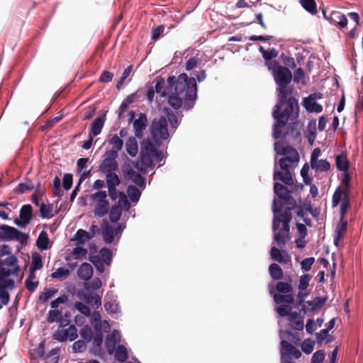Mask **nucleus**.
<instances>
[{
    "label": "nucleus",
    "instance_id": "1",
    "mask_svg": "<svg viewBox=\"0 0 363 363\" xmlns=\"http://www.w3.org/2000/svg\"><path fill=\"white\" fill-rule=\"evenodd\" d=\"M267 67L272 72L278 86L277 89L278 101L272 112V116L275 120L273 125V138L279 139L292 135L294 138H298L301 134L296 130V125L294 123H289L288 130L286 133H283L281 131L289 121L295 120L298 116V100L291 96L294 89L291 86H288L291 82L292 74L288 67L280 65L276 60L267 63Z\"/></svg>",
    "mask_w": 363,
    "mask_h": 363
},
{
    "label": "nucleus",
    "instance_id": "2",
    "mask_svg": "<svg viewBox=\"0 0 363 363\" xmlns=\"http://www.w3.org/2000/svg\"><path fill=\"white\" fill-rule=\"evenodd\" d=\"M155 92L160 94V97H168V104L174 109L183 108L189 111L194 105L197 97V86L194 77L189 78L185 73L179 74L177 77L169 76L167 78V85L163 77L158 76L155 79Z\"/></svg>",
    "mask_w": 363,
    "mask_h": 363
},
{
    "label": "nucleus",
    "instance_id": "3",
    "mask_svg": "<svg viewBox=\"0 0 363 363\" xmlns=\"http://www.w3.org/2000/svg\"><path fill=\"white\" fill-rule=\"evenodd\" d=\"M150 131L153 141L147 139L141 143L139 161L135 166L142 174H147L149 169L155 168V162H160L163 159L162 152L157 148L161 146L162 141L169 136L166 117L154 118Z\"/></svg>",
    "mask_w": 363,
    "mask_h": 363
},
{
    "label": "nucleus",
    "instance_id": "4",
    "mask_svg": "<svg viewBox=\"0 0 363 363\" xmlns=\"http://www.w3.org/2000/svg\"><path fill=\"white\" fill-rule=\"evenodd\" d=\"M303 186L302 184L296 185L294 187H291V189L284 186L283 184L275 182L274 184V191L278 196L279 199V205H277V208H281V211H289L294 209L296 207V201L291 196V194L301 190Z\"/></svg>",
    "mask_w": 363,
    "mask_h": 363
},
{
    "label": "nucleus",
    "instance_id": "5",
    "mask_svg": "<svg viewBox=\"0 0 363 363\" xmlns=\"http://www.w3.org/2000/svg\"><path fill=\"white\" fill-rule=\"evenodd\" d=\"M89 200L94 207L95 217L102 218L107 215L110 209V203L107 200V194L105 190H99L89 195Z\"/></svg>",
    "mask_w": 363,
    "mask_h": 363
},
{
    "label": "nucleus",
    "instance_id": "6",
    "mask_svg": "<svg viewBox=\"0 0 363 363\" xmlns=\"http://www.w3.org/2000/svg\"><path fill=\"white\" fill-rule=\"evenodd\" d=\"M272 207L274 212L272 223L273 230L277 231L279 229L280 224L282 223V228L281 230L289 233V223L292 218L291 213L289 211H281L280 208H277L276 199H274L273 201Z\"/></svg>",
    "mask_w": 363,
    "mask_h": 363
},
{
    "label": "nucleus",
    "instance_id": "7",
    "mask_svg": "<svg viewBox=\"0 0 363 363\" xmlns=\"http://www.w3.org/2000/svg\"><path fill=\"white\" fill-rule=\"evenodd\" d=\"M351 176L349 174L348 171L345 172L342 174V179H341V185L339 186L335 191L333 199H332V203L333 206H337L341 199L342 194L345 195H350V182H351Z\"/></svg>",
    "mask_w": 363,
    "mask_h": 363
},
{
    "label": "nucleus",
    "instance_id": "8",
    "mask_svg": "<svg viewBox=\"0 0 363 363\" xmlns=\"http://www.w3.org/2000/svg\"><path fill=\"white\" fill-rule=\"evenodd\" d=\"M27 238L28 236L26 234L13 227L7 225H0V240H18L23 243Z\"/></svg>",
    "mask_w": 363,
    "mask_h": 363
},
{
    "label": "nucleus",
    "instance_id": "9",
    "mask_svg": "<svg viewBox=\"0 0 363 363\" xmlns=\"http://www.w3.org/2000/svg\"><path fill=\"white\" fill-rule=\"evenodd\" d=\"M105 158L100 164L99 168L104 173L113 172L117 167L118 164L116 158L118 156L116 151H107L105 153Z\"/></svg>",
    "mask_w": 363,
    "mask_h": 363
},
{
    "label": "nucleus",
    "instance_id": "10",
    "mask_svg": "<svg viewBox=\"0 0 363 363\" xmlns=\"http://www.w3.org/2000/svg\"><path fill=\"white\" fill-rule=\"evenodd\" d=\"M281 362L286 359L291 360L292 357H294L295 359L301 357V351L289 342L282 340L281 342Z\"/></svg>",
    "mask_w": 363,
    "mask_h": 363
},
{
    "label": "nucleus",
    "instance_id": "11",
    "mask_svg": "<svg viewBox=\"0 0 363 363\" xmlns=\"http://www.w3.org/2000/svg\"><path fill=\"white\" fill-rule=\"evenodd\" d=\"M20 219H16L14 223L16 225L24 228L27 226L33 218V208L30 204L23 205L19 212Z\"/></svg>",
    "mask_w": 363,
    "mask_h": 363
},
{
    "label": "nucleus",
    "instance_id": "12",
    "mask_svg": "<svg viewBox=\"0 0 363 363\" xmlns=\"http://www.w3.org/2000/svg\"><path fill=\"white\" fill-rule=\"evenodd\" d=\"M77 337V330L74 325H70L67 329L58 330L53 335L54 339L60 342H65L67 339L72 341Z\"/></svg>",
    "mask_w": 363,
    "mask_h": 363
},
{
    "label": "nucleus",
    "instance_id": "13",
    "mask_svg": "<svg viewBox=\"0 0 363 363\" xmlns=\"http://www.w3.org/2000/svg\"><path fill=\"white\" fill-rule=\"evenodd\" d=\"M147 123V118L145 113H140L138 118L135 120L133 123V128L135 130V135L138 138H142L143 136V131L145 129Z\"/></svg>",
    "mask_w": 363,
    "mask_h": 363
},
{
    "label": "nucleus",
    "instance_id": "14",
    "mask_svg": "<svg viewBox=\"0 0 363 363\" xmlns=\"http://www.w3.org/2000/svg\"><path fill=\"white\" fill-rule=\"evenodd\" d=\"M347 228V221L345 219L340 218L334 236V244L337 246L340 240L344 237Z\"/></svg>",
    "mask_w": 363,
    "mask_h": 363
},
{
    "label": "nucleus",
    "instance_id": "15",
    "mask_svg": "<svg viewBox=\"0 0 363 363\" xmlns=\"http://www.w3.org/2000/svg\"><path fill=\"white\" fill-rule=\"evenodd\" d=\"M105 120V116L95 118L93 123L91 124L90 132L89 135H91L94 137L99 135L104 127Z\"/></svg>",
    "mask_w": 363,
    "mask_h": 363
},
{
    "label": "nucleus",
    "instance_id": "16",
    "mask_svg": "<svg viewBox=\"0 0 363 363\" xmlns=\"http://www.w3.org/2000/svg\"><path fill=\"white\" fill-rule=\"evenodd\" d=\"M270 255L273 259L280 263L286 264L290 259L289 255L287 254L286 251L281 252L276 247H272L271 248Z\"/></svg>",
    "mask_w": 363,
    "mask_h": 363
},
{
    "label": "nucleus",
    "instance_id": "17",
    "mask_svg": "<svg viewBox=\"0 0 363 363\" xmlns=\"http://www.w3.org/2000/svg\"><path fill=\"white\" fill-rule=\"evenodd\" d=\"M102 237L104 241L107 244H111L114 240V231L113 228L106 221H104L102 225Z\"/></svg>",
    "mask_w": 363,
    "mask_h": 363
},
{
    "label": "nucleus",
    "instance_id": "18",
    "mask_svg": "<svg viewBox=\"0 0 363 363\" xmlns=\"http://www.w3.org/2000/svg\"><path fill=\"white\" fill-rule=\"evenodd\" d=\"M78 277L84 281L89 280L93 275V268L89 263H83L77 270Z\"/></svg>",
    "mask_w": 363,
    "mask_h": 363
},
{
    "label": "nucleus",
    "instance_id": "19",
    "mask_svg": "<svg viewBox=\"0 0 363 363\" xmlns=\"http://www.w3.org/2000/svg\"><path fill=\"white\" fill-rule=\"evenodd\" d=\"M107 143L112 145L113 150L111 151H116L118 154V151H121L123 146V141L120 137L116 134H110L107 138Z\"/></svg>",
    "mask_w": 363,
    "mask_h": 363
},
{
    "label": "nucleus",
    "instance_id": "20",
    "mask_svg": "<svg viewBox=\"0 0 363 363\" xmlns=\"http://www.w3.org/2000/svg\"><path fill=\"white\" fill-rule=\"evenodd\" d=\"M274 180H279L286 185H291L293 184L292 174L290 170L281 172H274L273 175Z\"/></svg>",
    "mask_w": 363,
    "mask_h": 363
},
{
    "label": "nucleus",
    "instance_id": "21",
    "mask_svg": "<svg viewBox=\"0 0 363 363\" xmlns=\"http://www.w3.org/2000/svg\"><path fill=\"white\" fill-rule=\"evenodd\" d=\"M289 321L292 324V328L296 330L303 329V318L298 312H294L290 314Z\"/></svg>",
    "mask_w": 363,
    "mask_h": 363
},
{
    "label": "nucleus",
    "instance_id": "22",
    "mask_svg": "<svg viewBox=\"0 0 363 363\" xmlns=\"http://www.w3.org/2000/svg\"><path fill=\"white\" fill-rule=\"evenodd\" d=\"M36 246L38 248L43 251L49 248L50 247V239L46 231L42 230L36 240Z\"/></svg>",
    "mask_w": 363,
    "mask_h": 363
},
{
    "label": "nucleus",
    "instance_id": "23",
    "mask_svg": "<svg viewBox=\"0 0 363 363\" xmlns=\"http://www.w3.org/2000/svg\"><path fill=\"white\" fill-rule=\"evenodd\" d=\"M274 301L277 304L287 303L286 305L293 304L295 301L294 295L289 294H274Z\"/></svg>",
    "mask_w": 363,
    "mask_h": 363
},
{
    "label": "nucleus",
    "instance_id": "24",
    "mask_svg": "<svg viewBox=\"0 0 363 363\" xmlns=\"http://www.w3.org/2000/svg\"><path fill=\"white\" fill-rule=\"evenodd\" d=\"M280 155H284V157L289 158V160L296 162L299 161V155L297 150L290 145H286L284 149H281Z\"/></svg>",
    "mask_w": 363,
    "mask_h": 363
},
{
    "label": "nucleus",
    "instance_id": "25",
    "mask_svg": "<svg viewBox=\"0 0 363 363\" xmlns=\"http://www.w3.org/2000/svg\"><path fill=\"white\" fill-rule=\"evenodd\" d=\"M303 106L310 113H320L323 111V106L311 99L305 98L303 100Z\"/></svg>",
    "mask_w": 363,
    "mask_h": 363
},
{
    "label": "nucleus",
    "instance_id": "26",
    "mask_svg": "<svg viewBox=\"0 0 363 363\" xmlns=\"http://www.w3.org/2000/svg\"><path fill=\"white\" fill-rule=\"evenodd\" d=\"M126 151L130 157H135L138 152V145L135 137H130L125 143Z\"/></svg>",
    "mask_w": 363,
    "mask_h": 363
},
{
    "label": "nucleus",
    "instance_id": "27",
    "mask_svg": "<svg viewBox=\"0 0 363 363\" xmlns=\"http://www.w3.org/2000/svg\"><path fill=\"white\" fill-rule=\"evenodd\" d=\"M335 164L337 169L342 171L343 172H347L349 169L350 162L347 159L346 155L340 154L335 157Z\"/></svg>",
    "mask_w": 363,
    "mask_h": 363
},
{
    "label": "nucleus",
    "instance_id": "28",
    "mask_svg": "<svg viewBox=\"0 0 363 363\" xmlns=\"http://www.w3.org/2000/svg\"><path fill=\"white\" fill-rule=\"evenodd\" d=\"M165 113V117L167 121H169L172 128L175 129L179 125V121L177 115L169 108H164L163 110Z\"/></svg>",
    "mask_w": 363,
    "mask_h": 363
},
{
    "label": "nucleus",
    "instance_id": "29",
    "mask_svg": "<svg viewBox=\"0 0 363 363\" xmlns=\"http://www.w3.org/2000/svg\"><path fill=\"white\" fill-rule=\"evenodd\" d=\"M299 3L311 15H315L318 13L317 4L315 0H299Z\"/></svg>",
    "mask_w": 363,
    "mask_h": 363
},
{
    "label": "nucleus",
    "instance_id": "30",
    "mask_svg": "<svg viewBox=\"0 0 363 363\" xmlns=\"http://www.w3.org/2000/svg\"><path fill=\"white\" fill-rule=\"evenodd\" d=\"M45 193V189L40 183H38L35 186V192L31 196V201L35 206H39V200L43 196Z\"/></svg>",
    "mask_w": 363,
    "mask_h": 363
},
{
    "label": "nucleus",
    "instance_id": "31",
    "mask_svg": "<svg viewBox=\"0 0 363 363\" xmlns=\"http://www.w3.org/2000/svg\"><path fill=\"white\" fill-rule=\"evenodd\" d=\"M259 51L262 55L264 60L266 61V65L267 63L272 62V60L278 55V51L275 48L266 50L262 46H259Z\"/></svg>",
    "mask_w": 363,
    "mask_h": 363
},
{
    "label": "nucleus",
    "instance_id": "32",
    "mask_svg": "<svg viewBox=\"0 0 363 363\" xmlns=\"http://www.w3.org/2000/svg\"><path fill=\"white\" fill-rule=\"evenodd\" d=\"M291 277H289V282L278 281L276 284V289L278 294H289L293 291V286L291 285Z\"/></svg>",
    "mask_w": 363,
    "mask_h": 363
},
{
    "label": "nucleus",
    "instance_id": "33",
    "mask_svg": "<svg viewBox=\"0 0 363 363\" xmlns=\"http://www.w3.org/2000/svg\"><path fill=\"white\" fill-rule=\"evenodd\" d=\"M269 272L274 280H279L283 277V271L277 264H271L269 267Z\"/></svg>",
    "mask_w": 363,
    "mask_h": 363
},
{
    "label": "nucleus",
    "instance_id": "34",
    "mask_svg": "<svg viewBox=\"0 0 363 363\" xmlns=\"http://www.w3.org/2000/svg\"><path fill=\"white\" fill-rule=\"evenodd\" d=\"M107 187H116L121 183L118 176L114 172L106 173Z\"/></svg>",
    "mask_w": 363,
    "mask_h": 363
},
{
    "label": "nucleus",
    "instance_id": "35",
    "mask_svg": "<svg viewBox=\"0 0 363 363\" xmlns=\"http://www.w3.org/2000/svg\"><path fill=\"white\" fill-rule=\"evenodd\" d=\"M35 189V186L32 181L29 179H26V182L20 183L16 186L15 191L17 194H23L27 191H31Z\"/></svg>",
    "mask_w": 363,
    "mask_h": 363
},
{
    "label": "nucleus",
    "instance_id": "36",
    "mask_svg": "<svg viewBox=\"0 0 363 363\" xmlns=\"http://www.w3.org/2000/svg\"><path fill=\"white\" fill-rule=\"evenodd\" d=\"M115 357L119 362H124L128 359V352L125 346L118 345L116 348Z\"/></svg>",
    "mask_w": 363,
    "mask_h": 363
},
{
    "label": "nucleus",
    "instance_id": "37",
    "mask_svg": "<svg viewBox=\"0 0 363 363\" xmlns=\"http://www.w3.org/2000/svg\"><path fill=\"white\" fill-rule=\"evenodd\" d=\"M45 291L43 292L40 294L38 297V301L41 303H46L49 299H50L55 294L58 292V289L55 288L51 289H45Z\"/></svg>",
    "mask_w": 363,
    "mask_h": 363
},
{
    "label": "nucleus",
    "instance_id": "38",
    "mask_svg": "<svg viewBox=\"0 0 363 363\" xmlns=\"http://www.w3.org/2000/svg\"><path fill=\"white\" fill-rule=\"evenodd\" d=\"M341 200H342V203L340 204V218L345 219L346 213H347V210L349 209V208L350 207V195L342 194Z\"/></svg>",
    "mask_w": 363,
    "mask_h": 363
},
{
    "label": "nucleus",
    "instance_id": "39",
    "mask_svg": "<svg viewBox=\"0 0 363 363\" xmlns=\"http://www.w3.org/2000/svg\"><path fill=\"white\" fill-rule=\"evenodd\" d=\"M90 239L88 232L83 229H79L74 238V240L77 241L79 245H84L86 240Z\"/></svg>",
    "mask_w": 363,
    "mask_h": 363
},
{
    "label": "nucleus",
    "instance_id": "40",
    "mask_svg": "<svg viewBox=\"0 0 363 363\" xmlns=\"http://www.w3.org/2000/svg\"><path fill=\"white\" fill-rule=\"evenodd\" d=\"M127 194L130 199L135 203L138 201L141 195L140 191L133 185L128 186Z\"/></svg>",
    "mask_w": 363,
    "mask_h": 363
},
{
    "label": "nucleus",
    "instance_id": "41",
    "mask_svg": "<svg viewBox=\"0 0 363 363\" xmlns=\"http://www.w3.org/2000/svg\"><path fill=\"white\" fill-rule=\"evenodd\" d=\"M289 239V233L284 230H279L274 234V240L280 246L284 245Z\"/></svg>",
    "mask_w": 363,
    "mask_h": 363
},
{
    "label": "nucleus",
    "instance_id": "42",
    "mask_svg": "<svg viewBox=\"0 0 363 363\" xmlns=\"http://www.w3.org/2000/svg\"><path fill=\"white\" fill-rule=\"evenodd\" d=\"M70 274V271L68 269L64 268V267H60L56 269L55 272H53L50 277L52 279H65Z\"/></svg>",
    "mask_w": 363,
    "mask_h": 363
},
{
    "label": "nucleus",
    "instance_id": "43",
    "mask_svg": "<svg viewBox=\"0 0 363 363\" xmlns=\"http://www.w3.org/2000/svg\"><path fill=\"white\" fill-rule=\"evenodd\" d=\"M108 211L111 222L116 223L119 220L122 213V210L120 206H113Z\"/></svg>",
    "mask_w": 363,
    "mask_h": 363
},
{
    "label": "nucleus",
    "instance_id": "44",
    "mask_svg": "<svg viewBox=\"0 0 363 363\" xmlns=\"http://www.w3.org/2000/svg\"><path fill=\"white\" fill-rule=\"evenodd\" d=\"M43 266V264L41 256L37 252L33 254L30 269H32V271H36L40 269Z\"/></svg>",
    "mask_w": 363,
    "mask_h": 363
},
{
    "label": "nucleus",
    "instance_id": "45",
    "mask_svg": "<svg viewBox=\"0 0 363 363\" xmlns=\"http://www.w3.org/2000/svg\"><path fill=\"white\" fill-rule=\"evenodd\" d=\"M116 206H120L121 209L124 211H128L130 208V204L127 199V196L123 192H118V205Z\"/></svg>",
    "mask_w": 363,
    "mask_h": 363
},
{
    "label": "nucleus",
    "instance_id": "46",
    "mask_svg": "<svg viewBox=\"0 0 363 363\" xmlns=\"http://www.w3.org/2000/svg\"><path fill=\"white\" fill-rule=\"evenodd\" d=\"M58 348H55L51 350L45 356V361L44 363H58L59 361V357H58V352H59Z\"/></svg>",
    "mask_w": 363,
    "mask_h": 363
},
{
    "label": "nucleus",
    "instance_id": "47",
    "mask_svg": "<svg viewBox=\"0 0 363 363\" xmlns=\"http://www.w3.org/2000/svg\"><path fill=\"white\" fill-rule=\"evenodd\" d=\"M311 276L308 274H305L300 277L299 284L298 285V289L300 291L306 290L308 286L309 282L311 279Z\"/></svg>",
    "mask_w": 363,
    "mask_h": 363
},
{
    "label": "nucleus",
    "instance_id": "48",
    "mask_svg": "<svg viewBox=\"0 0 363 363\" xmlns=\"http://www.w3.org/2000/svg\"><path fill=\"white\" fill-rule=\"evenodd\" d=\"M294 82L296 83L301 82L303 85L306 84L305 79V73L302 68L299 67L296 69L294 74Z\"/></svg>",
    "mask_w": 363,
    "mask_h": 363
},
{
    "label": "nucleus",
    "instance_id": "49",
    "mask_svg": "<svg viewBox=\"0 0 363 363\" xmlns=\"http://www.w3.org/2000/svg\"><path fill=\"white\" fill-rule=\"evenodd\" d=\"M313 169L320 172H328L330 169V164L326 160H320L315 162Z\"/></svg>",
    "mask_w": 363,
    "mask_h": 363
},
{
    "label": "nucleus",
    "instance_id": "50",
    "mask_svg": "<svg viewBox=\"0 0 363 363\" xmlns=\"http://www.w3.org/2000/svg\"><path fill=\"white\" fill-rule=\"evenodd\" d=\"M102 260L107 264H109L112 259V252L111 250L103 247L99 252Z\"/></svg>",
    "mask_w": 363,
    "mask_h": 363
},
{
    "label": "nucleus",
    "instance_id": "51",
    "mask_svg": "<svg viewBox=\"0 0 363 363\" xmlns=\"http://www.w3.org/2000/svg\"><path fill=\"white\" fill-rule=\"evenodd\" d=\"M291 307L289 305L281 304L277 308V312L281 317L288 316V319L290 318V314L293 312Z\"/></svg>",
    "mask_w": 363,
    "mask_h": 363
},
{
    "label": "nucleus",
    "instance_id": "52",
    "mask_svg": "<svg viewBox=\"0 0 363 363\" xmlns=\"http://www.w3.org/2000/svg\"><path fill=\"white\" fill-rule=\"evenodd\" d=\"M328 332L329 331L327 329H323L319 333H317L315 335L318 342H322L325 340L327 343L330 342L332 341V337L330 336Z\"/></svg>",
    "mask_w": 363,
    "mask_h": 363
},
{
    "label": "nucleus",
    "instance_id": "53",
    "mask_svg": "<svg viewBox=\"0 0 363 363\" xmlns=\"http://www.w3.org/2000/svg\"><path fill=\"white\" fill-rule=\"evenodd\" d=\"M73 183V177L70 173H66L64 174L62 178V186L66 190L68 191L71 189Z\"/></svg>",
    "mask_w": 363,
    "mask_h": 363
},
{
    "label": "nucleus",
    "instance_id": "54",
    "mask_svg": "<svg viewBox=\"0 0 363 363\" xmlns=\"http://www.w3.org/2000/svg\"><path fill=\"white\" fill-rule=\"evenodd\" d=\"M52 211V207L50 205H46L45 203H42L40 206V216L43 218H50L51 212Z\"/></svg>",
    "mask_w": 363,
    "mask_h": 363
},
{
    "label": "nucleus",
    "instance_id": "55",
    "mask_svg": "<svg viewBox=\"0 0 363 363\" xmlns=\"http://www.w3.org/2000/svg\"><path fill=\"white\" fill-rule=\"evenodd\" d=\"M80 335L85 340L89 342L93 336V333L91 328L89 327L88 325H85L84 327H83L80 330Z\"/></svg>",
    "mask_w": 363,
    "mask_h": 363
},
{
    "label": "nucleus",
    "instance_id": "56",
    "mask_svg": "<svg viewBox=\"0 0 363 363\" xmlns=\"http://www.w3.org/2000/svg\"><path fill=\"white\" fill-rule=\"evenodd\" d=\"M113 76V73L104 70L99 77V81L101 83H108L112 81Z\"/></svg>",
    "mask_w": 363,
    "mask_h": 363
},
{
    "label": "nucleus",
    "instance_id": "57",
    "mask_svg": "<svg viewBox=\"0 0 363 363\" xmlns=\"http://www.w3.org/2000/svg\"><path fill=\"white\" fill-rule=\"evenodd\" d=\"M314 262H315L314 257L305 258L301 262V269L303 271L308 272L311 269V267Z\"/></svg>",
    "mask_w": 363,
    "mask_h": 363
},
{
    "label": "nucleus",
    "instance_id": "58",
    "mask_svg": "<svg viewBox=\"0 0 363 363\" xmlns=\"http://www.w3.org/2000/svg\"><path fill=\"white\" fill-rule=\"evenodd\" d=\"M74 308L77 309L81 313H82L84 315H90V309L89 308L85 305L84 303L82 302L77 301L74 303Z\"/></svg>",
    "mask_w": 363,
    "mask_h": 363
},
{
    "label": "nucleus",
    "instance_id": "59",
    "mask_svg": "<svg viewBox=\"0 0 363 363\" xmlns=\"http://www.w3.org/2000/svg\"><path fill=\"white\" fill-rule=\"evenodd\" d=\"M325 359L324 350H318L313 353L311 363H323Z\"/></svg>",
    "mask_w": 363,
    "mask_h": 363
},
{
    "label": "nucleus",
    "instance_id": "60",
    "mask_svg": "<svg viewBox=\"0 0 363 363\" xmlns=\"http://www.w3.org/2000/svg\"><path fill=\"white\" fill-rule=\"evenodd\" d=\"M86 343L82 340L74 342L72 345V350L74 352H82L86 350Z\"/></svg>",
    "mask_w": 363,
    "mask_h": 363
},
{
    "label": "nucleus",
    "instance_id": "61",
    "mask_svg": "<svg viewBox=\"0 0 363 363\" xmlns=\"http://www.w3.org/2000/svg\"><path fill=\"white\" fill-rule=\"evenodd\" d=\"M293 163H296V162H294L292 160H289V158L282 157L279 160V164L280 166V168L283 171H287L290 170L291 165Z\"/></svg>",
    "mask_w": 363,
    "mask_h": 363
},
{
    "label": "nucleus",
    "instance_id": "62",
    "mask_svg": "<svg viewBox=\"0 0 363 363\" xmlns=\"http://www.w3.org/2000/svg\"><path fill=\"white\" fill-rule=\"evenodd\" d=\"M200 62V60L196 57H191L186 62V69L189 71L196 68Z\"/></svg>",
    "mask_w": 363,
    "mask_h": 363
},
{
    "label": "nucleus",
    "instance_id": "63",
    "mask_svg": "<svg viewBox=\"0 0 363 363\" xmlns=\"http://www.w3.org/2000/svg\"><path fill=\"white\" fill-rule=\"evenodd\" d=\"M164 30V26L162 25L153 28L152 31V39L155 41L157 40L163 33Z\"/></svg>",
    "mask_w": 363,
    "mask_h": 363
},
{
    "label": "nucleus",
    "instance_id": "64",
    "mask_svg": "<svg viewBox=\"0 0 363 363\" xmlns=\"http://www.w3.org/2000/svg\"><path fill=\"white\" fill-rule=\"evenodd\" d=\"M313 347H314L313 342H309V341L307 342L306 340H305L304 342H303V343L301 345L302 351L307 354H311L313 352Z\"/></svg>",
    "mask_w": 363,
    "mask_h": 363
}]
</instances>
